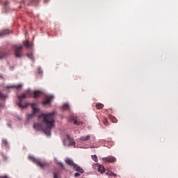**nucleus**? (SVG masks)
<instances>
[{
    "label": "nucleus",
    "instance_id": "12",
    "mask_svg": "<svg viewBox=\"0 0 178 178\" xmlns=\"http://www.w3.org/2000/svg\"><path fill=\"white\" fill-rule=\"evenodd\" d=\"M66 163H67V165H70V166H74V165H76V163H74V162H73V160L70 159H67L65 160Z\"/></svg>",
    "mask_w": 178,
    "mask_h": 178
},
{
    "label": "nucleus",
    "instance_id": "25",
    "mask_svg": "<svg viewBox=\"0 0 178 178\" xmlns=\"http://www.w3.org/2000/svg\"><path fill=\"white\" fill-rule=\"evenodd\" d=\"M2 145H3V147H6V146L8 145V140H2Z\"/></svg>",
    "mask_w": 178,
    "mask_h": 178
},
{
    "label": "nucleus",
    "instance_id": "18",
    "mask_svg": "<svg viewBox=\"0 0 178 178\" xmlns=\"http://www.w3.org/2000/svg\"><path fill=\"white\" fill-rule=\"evenodd\" d=\"M98 170L99 172H100V173H104L105 172V167H104V165H99L98 167Z\"/></svg>",
    "mask_w": 178,
    "mask_h": 178
},
{
    "label": "nucleus",
    "instance_id": "16",
    "mask_svg": "<svg viewBox=\"0 0 178 178\" xmlns=\"http://www.w3.org/2000/svg\"><path fill=\"white\" fill-rule=\"evenodd\" d=\"M24 44L26 48H30L33 45L31 43H30V41L26 40L24 42Z\"/></svg>",
    "mask_w": 178,
    "mask_h": 178
},
{
    "label": "nucleus",
    "instance_id": "17",
    "mask_svg": "<svg viewBox=\"0 0 178 178\" xmlns=\"http://www.w3.org/2000/svg\"><path fill=\"white\" fill-rule=\"evenodd\" d=\"M23 87L22 84H19L17 86H10V88H17V90H20V88H22Z\"/></svg>",
    "mask_w": 178,
    "mask_h": 178
},
{
    "label": "nucleus",
    "instance_id": "9",
    "mask_svg": "<svg viewBox=\"0 0 178 178\" xmlns=\"http://www.w3.org/2000/svg\"><path fill=\"white\" fill-rule=\"evenodd\" d=\"M8 34H10V31L8 29H3L0 31V37H5V35H8Z\"/></svg>",
    "mask_w": 178,
    "mask_h": 178
},
{
    "label": "nucleus",
    "instance_id": "14",
    "mask_svg": "<svg viewBox=\"0 0 178 178\" xmlns=\"http://www.w3.org/2000/svg\"><path fill=\"white\" fill-rule=\"evenodd\" d=\"M109 118L111 119V122H113V123H118V118H116L115 116L110 115Z\"/></svg>",
    "mask_w": 178,
    "mask_h": 178
},
{
    "label": "nucleus",
    "instance_id": "24",
    "mask_svg": "<svg viewBox=\"0 0 178 178\" xmlns=\"http://www.w3.org/2000/svg\"><path fill=\"white\" fill-rule=\"evenodd\" d=\"M92 159H93L95 162H98V157H97V155H92Z\"/></svg>",
    "mask_w": 178,
    "mask_h": 178
},
{
    "label": "nucleus",
    "instance_id": "11",
    "mask_svg": "<svg viewBox=\"0 0 178 178\" xmlns=\"http://www.w3.org/2000/svg\"><path fill=\"white\" fill-rule=\"evenodd\" d=\"M74 170L79 172V173H84V170L81 167L77 165V164L74 165Z\"/></svg>",
    "mask_w": 178,
    "mask_h": 178
},
{
    "label": "nucleus",
    "instance_id": "4",
    "mask_svg": "<svg viewBox=\"0 0 178 178\" xmlns=\"http://www.w3.org/2000/svg\"><path fill=\"white\" fill-rule=\"evenodd\" d=\"M28 105H31L33 111L31 113H29L27 115V119L28 120H30V119H33V118H34V116H35L36 113H38V112H40V109L38 108H37V104L35 103H32V104H28Z\"/></svg>",
    "mask_w": 178,
    "mask_h": 178
},
{
    "label": "nucleus",
    "instance_id": "27",
    "mask_svg": "<svg viewBox=\"0 0 178 178\" xmlns=\"http://www.w3.org/2000/svg\"><path fill=\"white\" fill-rule=\"evenodd\" d=\"M58 176H59V172H55L54 173V178H58Z\"/></svg>",
    "mask_w": 178,
    "mask_h": 178
},
{
    "label": "nucleus",
    "instance_id": "30",
    "mask_svg": "<svg viewBox=\"0 0 178 178\" xmlns=\"http://www.w3.org/2000/svg\"><path fill=\"white\" fill-rule=\"evenodd\" d=\"M58 165L62 167L63 169H65L63 164L62 163H58Z\"/></svg>",
    "mask_w": 178,
    "mask_h": 178
},
{
    "label": "nucleus",
    "instance_id": "7",
    "mask_svg": "<svg viewBox=\"0 0 178 178\" xmlns=\"http://www.w3.org/2000/svg\"><path fill=\"white\" fill-rule=\"evenodd\" d=\"M103 162H107L108 163H113V162H116V158L113 156H108L107 157L102 158Z\"/></svg>",
    "mask_w": 178,
    "mask_h": 178
},
{
    "label": "nucleus",
    "instance_id": "22",
    "mask_svg": "<svg viewBox=\"0 0 178 178\" xmlns=\"http://www.w3.org/2000/svg\"><path fill=\"white\" fill-rule=\"evenodd\" d=\"M27 56L29 58V59H31L32 60H34V56L33 55V53L28 54Z\"/></svg>",
    "mask_w": 178,
    "mask_h": 178
},
{
    "label": "nucleus",
    "instance_id": "29",
    "mask_svg": "<svg viewBox=\"0 0 178 178\" xmlns=\"http://www.w3.org/2000/svg\"><path fill=\"white\" fill-rule=\"evenodd\" d=\"M80 177V173L76 172L74 174V177Z\"/></svg>",
    "mask_w": 178,
    "mask_h": 178
},
{
    "label": "nucleus",
    "instance_id": "15",
    "mask_svg": "<svg viewBox=\"0 0 178 178\" xmlns=\"http://www.w3.org/2000/svg\"><path fill=\"white\" fill-rule=\"evenodd\" d=\"M29 3H28V5H37L38 3L39 0H29Z\"/></svg>",
    "mask_w": 178,
    "mask_h": 178
},
{
    "label": "nucleus",
    "instance_id": "10",
    "mask_svg": "<svg viewBox=\"0 0 178 178\" xmlns=\"http://www.w3.org/2000/svg\"><path fill=\"white\" fill-rule=\"evenodd\" d=\"M9 54L5 51L0 50V59H3L4 58H8Z\"/></svg>",
    "mask_w": 178,
    "mask_h": 178
},
{
    "label": "nucleus",
    "instance_id": "23",
    "mask_svg": "<svg viewBox=\"0 0 178 178\" xmlns=\"http://www.w3.org/2000/svg\"><path fill=\"white\" fill-rule=\"evenodd\" d=\"M102 122H103V123H104V124H105V126H108V120H106V118H103L102 120Z\"/></svg>",
    "mask_w": 178,
    "mask_h": 178
},
{
    "label": "nucleus",
    "instance_id": "6",
    "mask_svg": "<svg viewBox=\"0 0 178 178\" xmlns=\"http://www.w3.org/2000/svg\"><path fill=\"white\" fill-rule=\"evenodd\" d=\"M74 144H76V142L69 135H67V139L63 140V145L66 147H70V145H74Z\"/></svg>",
    "mask_w": 178,
    "mask_h": 178
},
{
    "label": "nucleus",
    "instance_id": "20",
    "mask_svg": "<svg viewBox=\"0 0 178 178\" xmlns=\"http://www.w3.org/2000/svg\"><path fill=\"white\" fill-rule=\"evenodd\" d=\"M96 108L97 109H102V108H104V104L99 103L96 105Z\"/></svg>",
    "mask_w": 178,
    "mask_h": 178
},
{
    "label": "nucleus",
    "instance_id": "31",
    "mask_svg": "<svg viewBox=\"0 0 178 178\" xmlns=\"http://www.w3.org/2000/svg\"><path fill=\"white\" fill-rule=\"evenodd\" d=\"M111 175H112V176H116V175H115V173H113V172H111Z\"/></svg>",
    "mask_w": 178,
    "mask_h": 178
},
{
    "label": "nucleus",
    "instance_id": "26",
    "mask_svg": "<svg viewBox=\"0 0 178 178\" xmlns=\"http://www.w3.org/2000/svg\"><path fill=\"white\" fill-rule=\"evenodd\" d=\"M6 95H3L2 92H0V98L1 99H5V98H6Z\"/></svg>",
    "mask_w": 178,
    "mask_h": 178
},
{
    "label": "nucleus",
    "instance_id": "3",
    "mask_svg": "<svg viewBox=\"0 0 178 178\" xmlns=\"http://www.w3.org/2000/svg\"><path fill=\"white\" fill-rule=\"evenodd\" d=\"M29 159L32 161V162H34V163H36L38 166H40L42 169H45L46 168H48V164L47 163L41 161L40 159H35L33 156H30Z\"/></svg>",
    "mask_w": 178,
    "mask_h": 178
},
{
    "label": "nucleus",
    "instance_id": "1",
    "mask_svg": "<svg viewBox=\"0 0 178 178\" xmlns=\"http://www.w3.org/2000/svg\"><path fill=\"white\" fill-rule=\"evenodd\" d=\"M40 122H36L33 125L35 130H43L47 136L51 134V131L55 127V111L41 113L38 115Z\"/></svg>",
    "mask_w": 178,
    "mask_h": 178
},
{
    "label": "nucleus",
    "instance_id": "33",
    "mask_svg": "<svg viewBox=\"0 0 178 178\" xmlns=\"http://www.w3.org/2000/svg\"><path fill=\"white\" fill-rule=\"evenodd\" d=\"M0 77H1V78H2V74H1V75H0Z\"/></svg>",
    "mask_w": 178,
    "mask_h": 178
},
{
    "label": "nucleus",
    "instance_id": "28",
    "mask_svg": "<svg viewBox=\"0 0 178 178\" xmlns=\"http://www.w3.org/2000/svg\"><path fill=\"white\" fill-rule=\"evenodd\" d=\"M4 5H5V6H8V5H9V1H8V0L5 1Z\"/></svg>",
    "mask_w": 178,
    "mask_h": 178
},
{
    "label": "nucleus",
    "instance_id": "32",
    "mask_svg": "<svg viewBox=\"0 0 178 178\" xmlns=\"http://www.w3.org/2000/svg\"><path fill=\"white\" fill-rule=\"evenodd\" d=\"M44 2L47 3V2H49V0H44Z\"/></svg>",
    "mask_w": 178,
    "mask_h": 178
},
{
    "label": "nucleus",
    "instance_id": "2",
    "mask_svg": "<svg viewBox=\"0 0 178 178\" xmlns=\"http://www.w3.org/2000/svg\"><path fill=\"white\" fill-rule=\"evenodd\" d=\"M42 94V92L40 90H36L33 92H31L30 90H27L26 93H24L20 96H18L19 101L17 102V105L19 106V108L24 109V108H27V106L29 105V104H26L23 101V99H24L25 98H27V95H29V97H33V95L34 98H38V97H40Z\"/></svg>",
    "mask_w": 178,
    "mask_h": 178
},
{
    "label": "nucleus",
    "instance_id": "34",
    "mask_svg": "<svg viewBox=\"0 0 178 178\" xmlns=\"http://www.w3.org/2000/svg\"><path fill=\"white\" fill-rule=\"evenodd\" d=\"M23 6H20V8H22Z\"/></svg>",
    "mask_w": 178,
    "mask_h": 178
},
{
    "label": "nucleus",
    "instance_id": "8",
    "mask_svg": "<svg viewBox=\"0 0 178 178\" xmlns=\"http://www.w3.org/2000/svg\"><path fill=\"white\" fill-rule=\"evenodd\" d=\"M54 99V96L52 95H47L46 96L45 99L42 102L43 105H48V104H51V101Z\"/></svg>",
    "mask_w": 178,
    "mask_h": 178
},
{
    "label": "nucleus",
    "instance_id": "21",
    "mask_svg": "<svg viewBox=\"0 0 178 178\" xmlns=\"http://www.w3.org/2000/svg\"><path fill=\"white\" fill-rule=\"evenodd\" d=\"M83 121H79V120H75L74 122V124H76L77 126H80V124H83Z\"/></svg>",
    "mask_w": 178,
    "mask_h": 178
},
{
    "label": "nucleus",
    "instance_id": "13",
    "mask_svg": "<svg viewBox=\"0 0 178 178\" xmlns=\"http://www.w3.org/2000/svg\"><path fill=\"white\" fill-rule=\"evenodd\" d=\"M90 138H91V136H90V135H88L86 136H83L80 137L81 141H88Z\"/></svg>",
    "mask_w": 178,
    "mask_h": 178
},
{
    "label": "nucleus",
    "instance_id": "5",
    "mask_svg": "<svg viewBox=\"0 0 178 178\" xmlns=\"http://www.w3.org/2000/svg\"><path fill=\"white\" fill-rule=\"evenodd\" d=\"M13 49H14V55L15 58H22V51H23V45H15L13 47Z\"/></svg>",
    "mask_w": 178,
    "mask_h": 178
},
{
    "label": "nucleus",
    "instance_id": "19",
    "mask_svg": "<svg viewBox=\"0 0 178 178\" xmlns=\"http://www.w3.org/2000/svg\"><path fill=\"white\" fill-rule=\"evenodd\" d=\"M63 109H64L65 111H69V109H70L69 104H64L63 106Z\"/></svg>",
    "mask_w": 178,
    "mask_h": 178
}]
</instances>
